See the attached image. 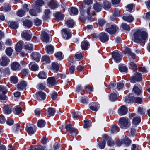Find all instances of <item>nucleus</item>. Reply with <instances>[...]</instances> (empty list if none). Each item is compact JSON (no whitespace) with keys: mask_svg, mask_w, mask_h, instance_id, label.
Here are the masks:
<instances>
[{"mask_svg":"<svg viewBox=\"0 0 150 150\" xmlns=\"http://www.w3.org/2000/svg\"><path fill=\"white\" fill-rule=\"evenodd\" d=\"M147 34L146 32L137 31L134 34L132 40L137 43L144 42L147 38Z\"/></svg>","mask_w":150,"mask_h":150,"instance_id":"nucleus-1","label":"nucleus"},{"mask_svg":"<svg viewBox=\"0 0 150 150\" xmlns=\"http://www.w3.org/2000/svg\"><path fill=\"white\" fill-rule=\"evenodd\" d=\"M142 74L136 72L130 79V81L132 83H135L136 81H141L142 79Z\"/></svg>","mask_w":150,"mask_h":150,"instance_id":"nucleus-2","label":"nucleus"},{"mask_svg":"<svg viewBox=\"0 0 150 150\" xmlns=\"http://www.w3.org/2000/svg\"><path fill=\"white\" fill-rule=\"evenodd\" d=\"M128 124L129 120L127 118L122 117L119 119V125L121 128L128 126Z\"/></svg>","mask_w":150,"mask_h":150,"instance_id":"nucleus-3","label":"nucleus"},{"mask_svg":"<svg viewBox=\"0 0 150 150\" xmlns=\"http://www.w3.org/2000/svg\"><path fill=\"white\" fill-rule=\"evenodd\" d=\"M62 31L63 37L64 38L68 39L71 37V32L70 30L64 28L62 30Z\"/></svg>","mask_w":150,"mask_h":150,"instance_id":"nucleus-4","label":"nucleus"},{"mask_svg":"<svg viewBox=\"0 0 150 150\" xmlns=\"http://www.w3.org/2000/svg\"><path fill=\"white\" fill-rule=\"evenodd\" d=\"M29 30H25L21 33V36L27 40H30L32 37Z\"/></svg>","mask_w":150,"mask_h":150,"instance_id":"nucleus-5","label":"nucleus"},{"mask_svg":"<svg viewBox=\"0 0 150 150\" xmlns=\"http://www.w3.org/2000/svg\"><path fill=\"white\" fill-rule=\"evenodd\" d=\"M112 57L115 62L117 63L120 62L122 59V57L119 52H113L112 54Z\"/></svg>","mask_w":150,"mask_h":150,"instance_id":"nucleus-6","label":"nucleus"},{"mask_svg":"<svg viewBox=\"0 0 150 150\" xmlns=\"http://www.w3.org/2000/svg\"><path fill=\"white\" fill-rule=\"evenodd\" d=\"M99 38L102 42H105L108 40L109 37L105 33L102 32L99 34Z\"/></svg>","mask_w":150,"mask_h":150,"instance_id":"nucleus-7","label":"nucleus"},{"mask_svg":"<svg viewBox=\"0 0 150 150\" xmlns=\"http://www.w3.org/2000/svg\"><path fill=\"white\" fill-rule=\"evenodd\" d=\"M128 112V109L125 106L122 105L119 108L118 113L120 115H122L126 114Z\"/></svg>","mask_w":150,"mask_h":150,"instance_id":"nucleus-8","label":"nucleus"},{"mask_svg":"<svg viewBox=\"0 0 150 150\" xmlns=\"http://www.w3.org/2000/svg\"><path fill=\"white\" fill-rule=\"evenodd\" d=\"M36 127L34 125H32L26 127V129L28 133L29 134H33L36 131Z\"/></svg>","mask_w":150,"mask_h":150,"instance_id":"nucleus-9","label":"nucleus"},{"mask_svg":"<svg viewBox=\"0 0 150 150\" xmlns=\"http://www.w3.org/2000/svg\"><path fill=\"white\" fill-rule=\"evenodd\" d=\"M65 128L67 131H69L70 134H72V133L74 132L76 135L78 133L76 129L72 127L71 125V124L66 125L65 126Z\"/></svg>","mask_w":150,"mask_h":150,"instance_id":"nucleus-10","label":"nucleus"},{"mask_svg":"<svg viewBox=\"0 0 150 150\" xmlns=\"http://www.w3.org/2000/svg\"><path fill=\"white\" fill-rule=\"evenodd\" d=\"M117 27L116 25H111L109 27L105 29L106 31L109 33L112 34L116 32Z\"/></svg>","mask_w":150,"mask_h":150,"instance_id":"nucleus-11","label":"nucleus"},{"mask_svg":"<svg viewBox=\"0 0 150 150\" xmlns=\"http://www.w3.org/2000/svg\"><path fill=\"white\" fill-rule=\"evenodd\" d=\"M10 62V60L6 56H3L0 60V64L3 66L7 65Z\"/></svg>","mask_w":150,"mask_h":150,"instance_id":"nucleus-12","label":"nucleus"},{"mask_svg":"<svg viewBox=\"0 0 150 150\" xmlns=\"http://www.w3.org/2000/svg\"><path fill=\"white\" fill-rule=\"evenodd\" d=\"M21 66L17 62H14L11 65V68L12 70L17 71L19 70Z\"/></svg>","mask_w":150,"mask_h":150,"instance_id":"nucleus-13","label":"nucleus"},{"mask_svg":"<svg viewBox=\"0 0 150 150\" xmlns=\"http://www.w3.org/2000/svg\"><path fill=\"white\" fill-rule=\"evenodd\" d=\"M41 39L44 42H48L49 41V37L47 33L42 31L41 34Z\"/></svg>","mask_w":150,"mask_h":150,"instance_id":"nucleus-14","label":"nucleus"},{"mask_svg":"<svg viewBox=\"0 0 150 150\" xmlns=\"http://www.w3.org/2000/svg\"><path fill=\"white\" fill-rule=\"evenodd\" d=\"M30 69L33 71H36L38 69V67L37 64L34 62H31L29 65Z\"/></svg>","mask_w":150,"mask_h":150,"instance_id":"nucleus-15","label":"nucleus"},{"mask_svg":"<svg viewBox=\"0 0 150 150\" xmlns=\"http://www.w3.org/2000/svg\"><path fill=\"white\" fill-rule=\"evenodd\" d=\"M36 97L39 100H44L45 98V93L42 91H38L36 93Z\"/></svg>","mask_w":150,"mask_h":150,"instance_id":"nucleus-16","label":"nucleus"},{"mask_svg":"<svg viewBox=\"0 0 150 150\" xmlns=\"http://www.w3.org/2000/svg\"><path fill=\"white\" fill-rule=\"evenodd\" d=\"M31 56L32 59L36 62H38L41 57L39 53L37 52H35L32 53Z\"/></svg>","mask_w":150,"mask_h":150,"instance_id":"nucleus-17","label":"nucleus"},{"mask_svg":"<svg viewBox=\"0 0 150 150\" xmlns=\"http://www.w3.org/2000/svg\"><path fill=\"white\" fill-rule=\"evenodd\" d=\"M134 98L133 94H129L126 97L125 101L127 103H129L131 102H133L134 101Z\"/></svg>","mask_w":150,"mask_h":150,"instance_id":"nucleus-18","label":"nucleus"},{"mask_svg":"<svg viewBox=\"0 0 150 150\" xmlns=\"http://www.w3.org/2000/svg\"><path fill=\"white\" fill-rule=\"evenodd\" d=\"M27 85L26 82L23 81L17 85L18 89L19 90L23 89L26 87Z\"/></svg>","mask_w":150,"mask_h":150,"instance_id":"nucleus-19","label":"nucleus"},{"mask_svg":"<svg viewBox=\"0 0 150 150\" xmlns=\"http://www.w3.org/2000/svg\"><path fill=\"white\" fill-rule=\"evenodd\" d=\"M141 121V118L139 117H135L132 120V123L134 127H135Z\"/></svg>","mask_w":150,"mask_h":150,"instance_id":"nucleus-20","label":"nucleus"},{"mask_svg":"<svg viewBox=\"0 0 150 150\" xmlns=\"http://www.w3.org/2000/svg\"><path fill=\"white\" fill-rule=\"evenodd\" d=\"M105 140L107 141L108 145L109 146H113L114 144L113 142L112 141L110 137L107 135H105Z\"/></svg>","mask_w":150,"mask_h":150,"instance_id":"nucleus-21","label":"nucleus"},{"mask_svg":"<svg viewBox=\"0 0 150 150\" xmlns=\"http://www.w3.org/2000/svg\"><path fill=\"white\" fill-rule=\"evenodd\" d=\"M93 8L97 12H99L101 11L102 6L101 4L96 3L93 5Z\"/></svg>","mask_w":150,"mask_h":150,"instance_id":"nucleus-22","label":"nucleus"},{"mask_svg":"<svg viewBox=\"0 0 150 150\" xmlns=\"http://www.w3.org/2000/svg\"><path fill=\"white\" fill-rule=\"evenodd\" d=\"M57 2L54 0H52L49 3V6L51 9H54L58 6Z\"/></svg>","mask_w":150,"mask_h":150,"instance_id":"nucleus-23","label":"nucleus"},{"mask_svg":"<svg viewBox=\"0 0 150 150\" xmlns=\"http://www.w3.org/2000/svg\"><path fill=\"white\" fill-rule=\"evenodd\" d=\"M122 142L126 146H128L130 144L131 141L128 137L125 136V138L122 139Z\"/></svg>","mask_w":150,"mask_h":150,"instance_id":"nucleus-24","label":"nucleus"},{"mask_svg":"<svg viewBox=\"0 0 150 150\" xmlns=\"http://www.w3.org/2000/svg\"><path fill=\"white\" fill-rule=\"evenodd\" d=\"M47 83L51 86H54L55 85V80L54 77H50L47 79Z\"/></svg>","mask_w":150,"mask_h":150,"instance_id":"nucleus-25","label":"nucleus"},{"mask_svg":"<svg viewBox=\"0 0 150 150\" xmlns=\"http://www.w3.org/2000/svg\"><path fill=\"white\" fill-rule=\"evenodd\" d=\"M81 46L82 49L86 50L89 47V44L88 42L83 41L81 43Z\"/></svg>","mask_w":150,"mask_h":150,"instance_id":"nucleus-26","label":"nucleus"},{"mask_svg":"<svg viewBox=\"0 0 150 150\" xmlns=\"http://www.w3.org/2000/svg\"><path fill=\"white\" fill-rule=\"evenodd\" d=\"M55 111L52 108H49L47 110V116H53L54 115Z\"/></svg>","mask_w":150,"mask_h":150,"instance_id":"nucleus-27","label":"nucleus"},{"mask_svg":"<svg viewBox=\"0 0 150 150\" xmlns=\"http://www.w3.org/2000/svg\"><path fill=\"white\" fill-rule=\"evenodd\" d=\"M41 11V9L40 8H39L37 9V11L35 10L34 9H30L29 11V13L30 14L33 16H36L37 15V13L40 12Z\"/></svg>","mask_w":150,"mask_h":150,"instance_id":"nucleus-28","label":"nucleus"},{"mask_svg":"<svg viewBox=\"0 0 150 150\" xmlns=\"http://www.w3.org/2000/svg\"><path fill=\"white\" fill-rule=\"evenodd\" d=\"M65 23L67 26L69 28H72L74 24V23L72 19L66 21Z\"/></svg>","mask_w":150,"mask_h":150,"instance_id":"nucleus-29","label":"nucleus"},{"mask_svg":"<svg viewBox=\"0 0 150 150\" xmlns=\"http://www.w3.org/2000/svg\"><path fill=\"white\" fill-rule=\"evenodd\" d=\"M122 18L124 20L129 22H132L134 20V18L131 15L123 16Z\"/></svg>","mask_w":150,"mask_h":150,"instance_id":"nucleus-30","label":"nucleus"},{"mask_svg":"<svg viewBox=\"0 0 150 150\" xmlns=\"http://www.w3.org/2000/svg\"><path fill=\"white\" fill-rule=\"evenodd\" d=\"M12 111V108L8 105H6L4 108V112L6 114H9Z\"/></svg>","mask_w":150,"mask_h":150,"instance_id":"nucleus-31","label":"nucleus"},{"mask_svg":"<svg viewBox=\"0 0 150 150\" xmlns=\"http://www.w3.org/2000/svg\"><path fill=\"white\" fill-rule=\"evenodd\" d=\"M46 49L47 52L50 54L53 53L54 48L52 46L49 45L46 47Z\"/></svg>","mask_w":150,"mask_h":150,"instance_id":"nucleus-32","label":"nucleus"},{"mask_svg":"<svg viewBox=\"0 0 150 150\" xmlns=\"http://www.w3.org/2000/svg\"><path fill=\"white\" fill-rule=\"evenodd\" d=\"M22 43L21 42H18L17 44L15 49L17 52H20L22 49Z\"/></svg>","mask_w":150,"mask_h":150,"instance_id":"nucleus-33","label":"nucleus"},{"mask_svg":"<svg viewBox=\"0 0 150 150\" xmlns=\"http://www.w3.org/2000/svg\"><path fill=\"white\" fill-rule=\"evenodd\" d=\"M25 48L28 50L29 52H30L33 50V45L30 43L25 45Z\"/></svg>","mask_w":150,"mask_h":150,"instance_id":"nucleus-34","label":"nucleus"},{"mask_svg":"<svg viewBox=\"0 0 150 150\" xmlns=\"http://www.w3.org/2000/svg\"><path fill=\"white\" fill-rule=\"evenodd\" d=\"M100 107L99 104L96 103L94 105L90 106V108L92 110L96 112L98 111V108Z\"/></svg>","mask_w":150,"mask_h":150,"instance_id":"nucleus-35","label":"nucleus"},{"mask_svg":"<svg viewBox=\"0 0 150 150\" xmlns=\"http://www.w3.org/2000/svg\"><path fill=\"white\" fill-rule=\"evenodd\" d=\"M23 24L25 27H27L28 28H30L32 25V23L30 21L26 20L24 21Z\"/></svg>","mask_w":150,"mask_h":150,"instance_id":"nucleus-36","label":"nucleus"},{"mask_svg":"<svg viewBox=\"0 0 150 150\" xmlns=\"http://www.w3.org/2000/svg\"><path fill=\"white\" fill-rule=\"evenodd\" d=\"M119 69L120 71L121 72H125L127 71V68L125 65H119Z\"/></svg>","mask_w":150,"mask_h":150,"instance_id":"nucleus-37","label":"nucleus"},{"mask_svg":"<svg viewBox=\"0 0 150 150\" xmlns=\"http://www.w3.org/2000/svg\"><path fill=\"white\" fill-rule=\"evenodd\" d=\"M103 6L105 10H108L110 8L111 5L109 1H105L104 2Z\"/></svg>","mask_w":150,"mask_h":150,"instance_id":"nucleus-38","label":"nucleus"},{"mask_svg":"<svg viewBox=\"0 0 150 150\" xmlns=\"http://www.w3.org/2000/svg\"><path fill=\"white\" fill-rule=\"evenodd\" d=\"M38 76L39 78L42 79H45L47 77L46 74L43 71L40 72L38 74Z\"/></svg>","mask_w":150,"mask_h":150,"instance_id":"nucleus-39","label":"nucleus"},{"mask_svg":"<svg viewBox=\"0 0 150 150\" xmlns=\"http://www.w3.org/2000/svg\"><path fill=\"white\" fill-rule=\"evenodd\" d=\"M45 15L43 16V18L45 20H47L49 18V14L50 13V10L47 9L45 11Z\"/></svg>","mask_w":150,"mask_h":150,"instance_id":"nucleus-40","label":"nucleus"},{"mask_svg":"<svg viewBox=\"0 0 150 150\" xmlns=\"http://www.w3.org/2000/svg\"><path fill=\"white\" fill-rule=\"evenodd\" d=\"M9 26L13 29H16L18 27V25L15 22H12L10 23Z\"/></svg>","mask_w":150,"mask_h":150,"instance_id":"nucleus-41","label":"nucleus"},{"mask_svg":"<svg viewBox=\"0 0 150 150\" xmlns=\"http://www.w3.org/2000/svg\"><path fill=\"white\" fill-rule=\"evenodd\" d=\"M55 17L57 20H62L64 17V15L61 13L58 12L55 15Z\"/></svg>","mask_w":150,"mask_h":150,"instance_id":"nucleus-42","label":"nucleus"},{"mask_svg":"<svg viewBox=\"0 0 150 150\" xmlns=\"http://www.w3.org/2000/svg\"><path fill=\"white\" fill-rule=\"evenodd\" d=\"M45 125V122L44 120H40L38 121V127L40 128L43 127Z\"/></svg>","mask_w":150,"mask_h":150,"instance_id":"nucleus-43","label":"nucleus"},{"mask_svg":"<svg viewBox=\"0 0 150 150\" xmlns=\"http://www.w3.org/2000/svg\"><path fill=\"white\" fill-rule=\"evenodd\" d=\"M133 91L134 93L137 95H139L141 92L140 90L138 88L137 86H134L133 88Z\"/></svg>","mask_w":150,"mask_h":150,"instance_id":"nucleus-44","label":"nucleus"},{"mask_svg":"<svg viewBox=\"0 0 150 150\" xmlns=\"http://www.w3.org/2000/svg\"><path fill=\"white\" fill-rule=\"evenodd\" d=\"M70 12L74 15H76L78 14V9L74 7H72L70 9ZM70 14L71 15V13L70 12Z\"/></svg>","mask_w":150,"mask_h":150,"instance_id":"nucleus-45","label":"nucleus"},{"mask_svg":"<svg viewBox=\"0 0 150 150\" xmlns=\"http://www.w3.org/2000/svg\"><path fill=\"white\" fill-rule=\"evenodd\" d=\"M75 59L77 60H81L83 59V57L81 53L79 52L76 53L75 55Z\"/></svg>","mask_w":150,"mask_h":150,"instance_id":"nucleus-46","label":"nucleus"},{"mask_svg":"<svg viewBox=\"0 0 150 150\" xmlns=\"http://www.w3.org/2000/svg\"><path fill=\"white\" fill-rule=\"evenodd\" d=\"M117 95L115 93H111L109 99L112 101H114L117 99Z\"/></svg>","mask_w":150,"mask_h":150,"instance_id":"nucleus-47","label":"nucleus"},{"mask_svg":"<svg viewBox=\"0 0 150 150\" xmlns=\"http://www.w3.org/2000/svg\"><path fill=\"white\" fill-rule=\"evenodd\" d=\"M52 69L55 70L57 71L59 70V67L58 64L57 63L53 62L52 63Z\"/></svg>","mask_w":150,"mask_h":150,"instance_id":"nucleus-48","label":"nucleus"},{"mask_svg":"<svg viewBox=\"0 0 150 150\" xmlns=\"http://www.w3.org/2000/svg\"><path fill=\"white\" fill-rule=\"evenodd\" d=\"M121 27L122 28L126 30L129 31L130 30V27L126 23H122L121 25Z\"/></svg>","mask_w":150,"mask_h":150,"instance_id":"nucleus-49","label":"nucleus"},{"mask_svg":"<svg viewBox=\"0 0 150 150\" xmlns=\"http://www.w3.org/2000/svg\"><path fill=\"white\" fill-rule=\"evenodd\" d=\"M22 112L20 107L16 106L14 108V113L16 114H19Z\"/></svg>","mask_w":150,"mask_h":150,"instance_id":"nucleus-50","label":"nucleus"},{"mask_svg":"<svg viewBox=\"0 0 150 150\" xmlns=\"http://www.w3.org/2000/svg\"><path fill=\"white\" fill-rule=\"evenodd\" d=\"M13 52V50L10 48H8L6 49V52L7 55L9 56L11 55Z\"/></svg>","mask_w":150,"mask_h":150,"instance_id":"nucleus-51","label":"nucleus"},{"mask_svg":"<svg viewBox=\"0 0 150 150\" xmlns=\"http://www.w3.org/2000/svg\"><path fill=\"white\" fill-rule=\"evenodd\" d=\"M34 25L37 26L40 25L41 23V21L38 18H36L34 21Z\"/></svg>","mask_w":150,"mask_h":150,"instance_id":"nucleus-52","label":"nucleus"},{"mask_svg":"<svg viewBox=\"0 0 150 150\" xmlns=\"http://www.w3.org/2000/svg\"><path fill=\"white\" fill-rule=\"evenodd\" d=\"M142 102V100L141 98L139 97L134 98V101L133 102H135L137 103H141Z\"/></svg>","mask_w":150,"mask_h":150,"instance_id":"nucleus-53","label":"nucleus"},{"mask_svg":"<svg viewBox=\"0 0 150 150\" xmlns=\"http://www.w3.org/2000/svg\"><path fill=\"white\" fill-rule=\"evenodd\" d=\"M62 53L61 52H59L56 53L55 54V57L58 59H62Z\"/></svg>","mask_w":150,"mask_h":150,"instance_id":"nucleus-54","label":"nucleus"},{"mask_svg":"<svg viewBox=\"0 0 150 150\" xmlns=\"http://www.w3.org/2000/svg\"><path fill=\"white\" fill-rule=\"evenodd\" d=\"M7 90L4 86H0V93L2 92L3 94L6 93Z\"/></svg>","mask_w":150,"mask_h":150,"instance_id":"nucleus-55","label":"nucleus"},{"mask_svg":"<svg viewBox=\"0 0 150 150\" xmlns=\"http://www.w3.org/2000/svg\"><path fill=\"white\" fill-rule=\"evenodd\" d=\"M11 6L9 5V4H6L4 6V10L6 11H10L11 9Z\"/></svg>","mask_w":150,"mask_h":150,"instance_id":"nucleus-56","label":"nucleus"},{"mask_svg":"<svg viewBox=\"0 0 150 150\" xmlns=\"http://www.w3.org/2000/svg\"><path fill=\"white\" fill-rule=\"evenodd\" d=\"M138 112L141 115H144L145 114V110L142 107H139L138 109Z\"/></svg>","mask_w":150,"mask_h":150,"instance_id":"nucleus-57","label":"nucleus"},{"mask_svg":"<svg viewBox=\"0 0 150 150\" xmlns=\"http://www.w3.org/2000/svg\"><path fill=\"white\" fill-rule=\"evenodd\" d=\"M91 126V122L89 121H84V124L83 127L85 128H88Z\"/></svg>","mask_w":150,"mask_h":150,"instance_id":"nucleus-58","label":"nucleus"},{"mask_svg":"<svg viewBox=\"0 0 150 150\" xmlns=\"http://www.w3.org/2000/svg\"><path fill=\"white\" fill-rule=\"evenodd\" d=\"M134 5L132 4H129L127 5V10L129 12H131L133 10Z\"/></svg>","mask_w":150,"mask_h":150,"instance_id":"nucleus-59","label":"nucleus"},{"mask_svg":"<svg viewBox=\"0 0 150 150\" xmlns=\"http://www.w3.org/2000/svg\"><path fill=\"white\" fill-rule=\"evenodd\" d=\"M42 59L43 61L47 63H49L50 62V58L48 56H43L42 57Z\"/></svg>","mask_w":150,"mask_h":150,"instance_id":"nucleus-60","label":"nucleus"},{"mask_svg":"<svg viewBox=\"0 0 150 150\" xmlns=\"http://www.w3.org/2000/svg\"><path fill=\"white\" fill-rule=\"evenodd\" d=\"M43 4L44 2L42 0H37L36 1V4L38 6H41Z\"/></svg>","mask_w":150,"mask_h":150,"instance_id":"nucleus-61","label":"nucleus"},{"mask_svg":"<svg viewBox=\"0 0 150 150\" xmlns=\"http://www.w3.org/2000/svg\"><path fill=\"white\" fill-rule=\"evenodd\" d=\"M118 127L116 125H113L112 126L111 129V132L113 133H115L117 132Z\"/></svg>","mask_w":150,"mask_h":150,"instance_id":"nucleus-62","label":"nucleus"},{"mask_svg":"<svg viewBox=\"0 0 150 150\" xmlns=\"http://www.w3.org/2000/svg\"><path fill=\"white\" fill-rule=\"evenodd\" d=\"M10 80L11 82L14 83H16L18 81L17 78L15 76H11L10 78Z\"/></svg>","mask_w":150,"mask_h":150,"instance_id":"nucleus-63","label":"nucleus"},{"mask_svg":"<svg viewBox=\"0 0 150 150\" xmlns=\"http://www.w3.org/2000/svg\"><path fill=\"white\" fill-rule=\"evenodd\" d=\"M105 141H103L100 142L99 144V147L101 149H103L105 147Z\"/></svg>","mask_w":150,"mask_h":150,"instance_id":"nucleus-64","label":"nucleus"}]
</instances>
